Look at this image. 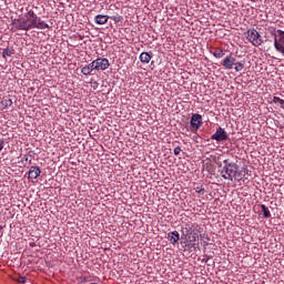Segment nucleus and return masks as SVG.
<instances>
[{"instance_id": "obj_1", "label": "nucleus", "mask_w": 284, "mask_h": 284, "mask_svg": "<svg viewBox=\"0 0 284 284\" xmlns=\"http://www.w3.org/2000/svg\"><path fill=\"white\" fill-rule=\"evenodd\" d=\"M225 181H245L247 179V168L239 169V165L230 160L223 161V168L220 171Z\"/></svg>"}, {"instance_id": "obj_2", "label": "nucleus", "mask_w": 284, "mask_h": 284, "mask_svg": "<svg viewBox=\"0 0 284 284\" xmlns=\"http://www.w3.org/2000/svg\"><path fill=\"white\" fill-rule=\"evenodd\" d=\"M186 231V241L194 245L199 241V234H201V226L196 223L187 224L185 227Z\"/></svg>"}, {"instance_id": "obj_3", "label": "nucleus", "mask_w": 284, "mask_h": 284, "mask_svg": "<svg viewBox=\"0 0 284 284\" xmlns=\"http://www.w3.org/2000/svg\"><path fill=\"white\" fill-rule=\"evenodd\" d=\"M246 40L254 45V48H258L263 45V37L257 32L256 29L252 28L245 32Z\"/></svg>"}, {"instance_id": "obj_4", "label": "nucleus", "mask_w": 284, "mask_h": 284, "mask_svg": "<svg viewBox=\"0 0 284 284\" xmlns=\"http://www.w3.org/2000/svg\"><path fill=\"white\" fill-rule=\"evenodd\" d=\"M274 48L284 55V31L277 29L274 34Z\"/></svg>"}, {"instance_id": "obj_5", "label": "nucleus", "mask_w": 284, "mask_h": 284, "mask_svg": "<svg viewBox=\"0 0 284 284\" xmlns=\"http://www.w3.org/2000/svg\"><path fill=\"white\" fill-rule=\"evenodd\" d=\"M23 17L27 26L29 27V30L34 29V27L37 26V21H39V17L37 16V13H34L33 10H29L27 13H24Z\"/></svg>"}, {"instance_id": "obj_6", "label": "nucleus", "mask_w": 284, "mask_h": 284, "mask_svg": "<svg viewBox=\"0 0 284 284\" xmlns=\"http://www.w3.org/2000/svg\"><path fill=\"white\" fill-rule=\"evenodd\" d=\"M93 62L95 63V70L98 72L108 70V68H110V60H108L106 58H98L93 60Z\"/></svg>"}, {"instance_id": "obj_7", "label": "nucleus", "mask_w": 284, "mask_h": 284, "mask_svg": "<svg viewBox=\"0 0 284 284\" xmlns=\"http://www.w3.org/2000/svg\"><path fill=\"white\" fill-rule=\"evenodd\" d=\"M201 125H203V116L199 113H194L191 116V128L194 132H196V130H199L201 128Z\"/></svg>"}, {"instance_id": "obj_8", "label": "nucleus", "mask_w": 284, "mask_h": 284, "mask_svg": "<svg viewBox=\"0 0 284 284\" xmlns=\"http://www.w3.org/2000/svg\"><path fill=\"white\" fill-rule=\"evenodd\" d=\"M211 139L212 141H217V142L227 141V132H225V129L219 126L216 129V132L213 135H211Z\"/></svg>"}, {"instance_id": "obj_9", "label": "nucleus", "mask_w": 284, "mask_h": 284, "mask_svg": "<svg viewBox=\"0 0 284 284\" xmlns=\"http://www.w3.org/2000/svg\"><path fill=\"white\" fill-rule=\"evenodd\" d=\"M12 23H13L14 30H24V32H28V30H30V28L28 27V23L26 22L24 17L20 19H14Z\"/></svg>"}, {"instance_id": "obj_10", "label": "nucleus", "mask_w": 284, "mask_h": 284, "mask_svg": "<svg viewBox=\"0 0 284 284\" xmlns=\"http://www.w3.org/2000/svg\"><path fill=\"white\" fill-rule=\"evenodd\" d=\"M235 63H236V57L229 54L224 58L222 65L225 68V70H232Z\"/></svg>"}, {"instance_id": "obj_11", "label": "nucleus", "mask_w": 284, "mask_h": 284, "mask_svg": "<svg viewBox=\"0 0 284 284\" xmlns=\"http://www.w3.org/2000/svg\"><path fill=\"white\" fill-rule=\"evenodd\" d=\"M29 179H39L41 176V169L39 166H31L29 169Z\"/></svg>"}, {"instance_id": "obj_12", "label": "nucleus", "mask_w": 284, "mask_h": 284, "mask_svg": "<svg viewBox=\"0 0 284 284\" xmlns=\"http://www.w3.org/2000/svg\"><path fill=\"white\" fill-rule=\"evenodd\" d=\"M179 239H181V235L176 231L168 233V240L170 243H172V245L179 243Z\"/></svg>"}, {"instance_id": "obj_13", "label": "nucleus", "mask_w": 284, "mask_h": 284, "mask_svg": "<svg viewBox=\"0 0 284 284\" xmlns=\"http://www.w3.org/2000/svg\"><path fill=\"white\" fill-rule=\"evenodd\" d=\"M34 28L37 30H47L48 28H50V24L45 23V21L41 20V18L38 17Z\"/></svg>"}, {"instance_id": "obj_14", "label": "nucleus", "mask_w": 284, "mask_h": 284, "mask_svg": "<svg viewBox=\"0 0 284 284\" xmlns=\"http://www.w3.org/2000/svg\"><path fill=\"white\" fill-rule=\"evenodd\" d=\"M110 18L108 16H103V14H98L94 18L95 23H98V26H105V23L108 22Z\"/></svg>"}, {"instance_id": "obj_15", "label": "nucleus", "mask_w": 284, "mask_h": 284, "mask_svg": "<svg viewBox=\"0 0 284 284\" xmlns=\"http://www.w3.org/2000/svg\"><path fill=\"white\" fill-rule=\"evenodd\" d=\"M7 108H12V99H3L0 102V112H3Z\"/></svg>"}, {"instance_id": "obj_16", "label": "nucleus", "mask_w": 284, "mask_h": 284, "mask_svg": "<svg viewBox=\"0 0 284 284\" xmlns=\"http://www.w3.org/2000/svg\"><path fill=\"white\" fill-rule=\"evenodd\" d=\"M140 61L141 63H150V61H152V54H150L149 52H142L140 54Z\"/></svg>"}, {"instance_id": "obj_17", "label": "nucleus", "mask_w": 284, "mask_h": 284, "mask_svg": "<svg viewBox=\"0 0 284 284\" xmlns=\"http://www.w3.org/2000/svg\"><path fill=\"white\" fill-rule=\"evenodd\" d=\"M260 207L263 212L264 219H272V213L270 212V209L265 204H261Z\"/></svg>"}, {"instance_id": "obj_18", "label": "nucleus", "mask_w": 284, "mask_h": 284, "mask_svg": "<svg viewBox=\"0 0 284 284\" xmlns=\"http://www.w3.org/2000/svg\"><path fill=\"white\" fill-rule=\"evenodd\" d=\"M234 65H235L234 67L235 72H241L245 68V60H242V61H239V62H236V60H235Z\"/></svg>"}, {"instance_id": "obj_19", "label": "nucleus", "mask_w": 284, "mask_h": 284, "mask_svg": "<svg viewBox=\"0 0 284 284\" xmlns=\"http://www.w3.org/2000/svg\"><path fill=\"white\" fill-rule=\"evenodd\" d=\"M14 54V50L12 48H6L2 50L3 59H8V57H12Z\"/></svg>"}, {"instance_id": "obj_20", "label": "nucleus", "mask_w": 284, "mask_h": 284, "mask_svg": "<svg viewBox=\"0 0 284 284\" xmlns=\"http://www.w3.org/2000/svg\"><path fill=\"white\" fill-rule=\"evenodd\" d=\"M213 57H215V59H223V57H225V51L222 49H216L213 52Z\"/></svg>"}, {"instance_id": "obj_21", "label": "nucleus", "mask_w": 284, "mask_h": 284, "mask_svg": "<svg viewBox=\"0 0 284 284\" xmlns=\"http://www.w3.org/2000/svg\"><path fill=\"white\" fill-rule=\"evenodd\" d=\"M82 74H84V77H90V74H92V71L90 70V67L85 65L81 69Z\"/></svg>"}, {"instance_id": "obj_22", "label": "nucleus", "mask_w": 284, "mask_h": 284, "mask_svg": "<svg viewBox=\"0 0 284 284\" xmlns=\"http://www.w3.org/2000/svg\"><path fill=\"white\" fill-rule=\"evenodd\" d=\"M273 103H278L280 108H282L284 100L278 97H273Z\"/></svg>"}, {"instance_id": "obj_23", "label": "nucleus", "mask_w": 284, "mask_h": 284, "mask_svg": "<svg viewBox=\"0 0 284 284\" xmlns=\"http://www.w3.org/2000/svg\"><path fill=\"white\" fill-rule=\"evenodd\" d=\"M87 67L89 68V70L91 72H94V70H97V64H95L94 60L91 63L87 64Z\"/></svg>"}, {"instance_id": "obj_24", "label": "nucleus", "mask_w": 284, "mask_h": 284, "mask_svg": "<svg viewBox=\"0 0 284 284\" xmlns=\"http://www.w3.org/2000/svg\"><path fill=\"white\" fill-rule=\"evenodd\" d=\"M195 192L201 196H203V194H205V189H203L202 186H196Z\"/></svg>"}, {"instance_id": "obj_25", "label": "nucleus", "mask_w": 284, "mask_h": 284, "mask_svg": "<svg viewBox=\"0 0 284 284\" xmlns=\"http://www.w3.org/2000/svg\"><path fill=\"white\" fill-rule=\"evenodd\" d=\"M182 150H181V146H176L174 150H173V154L175 156H179V154H181Z\"/></svg>"}, {"instance_id": "obj_26", "label": "nucleus", "mask_w": 284, "mask_h": 284, "mask_svg": "<svg viewBox=\"0 0 284 284\" xmlns=\"http://www.w3.org/2000/svg\"><path fill=\"white\" fill-rule=\"evenodd\" d=\"M3 150V140H0V152Z\"/></svg>"}, {"instance_id": "obj_27", "label": "nucleus", "mask_w": 284, "mask_h": 284, "mask_svg": "<svg viewBox=\"0 0 284 284\" xmlns=\"http://www.w3.org/2000/svg\"><path fill=\"white\" fill-rule=\"evenodd\" d=\"M20 283H26V277H21Z\"/></svg>"}, {"instance_id": "obj_28", "label": "nucleus", "mask_w": 284, "mask_h": 284, "mask_svg": "<svg viewBox=\"0 0 284 284\" xmlns=\"http://www.w3.org/2000/svg\"><path fill=\"white\" fill-rule=\"evenodd\" d=\"M23 161H28V156H27V155H24V156L22 158V163H23Z\"/></svg>"}, {"instance_id": "obj_29", "label": "nucleus", "mask_w": 284, "mask_h": 284, "mask_svg": "<svg viewBox=\"0 0 284 284\" xmlns=\"http://www.w3.org/2000/svg\"><path fill=\"white\" fill-rule=\"evenodd\" d=\"M0 230H3V227L0 225Z\"/></svg>"}]
</instances>
